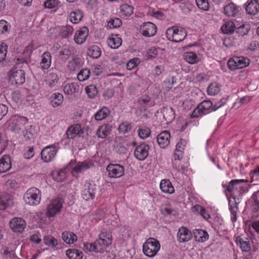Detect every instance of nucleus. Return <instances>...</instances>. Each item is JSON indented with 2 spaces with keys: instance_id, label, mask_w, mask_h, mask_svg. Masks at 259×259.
Here are the masks:
<instances>
[{
  "instance_id": "obj_1",
  "label": "nucleus",
  "mask_w": 259,
  "mask_h": 259,
  "mask_svg": "<svg viewBox=\"0 0 259 259\" xmlns=\"http://www.w3.org/2000/svg\"><path fill=\"white\" fill-rule=\"evenodd\" d=\"M222 105H216L213 106L211 101L210 100H204L200 103L196 107L191 114V118H197L202 117L203 115L210 113L212 111H215Z\"/></svg>"
},
{
  "instance_id": "obj_2",
  "label": "nucleus",
  "mask_w": 259,
  "mask_h": 259,
  "mask_svg": "<svg viewBox=\"0 0 259 259\" xmlns=\"http://www.w3.org/2000/svg\"><path fill=\"white\" fill-rule=\"evenodd\" d=\"M112 235L111 232L102 230L99 234V238L95 242V248L97 253H103L107 247L112 243Z\"/></svg>"
},
{
  "instance_id": "obj_3",
  "label": "nucleus",
  "mask_w": 259,
  "mask_h": 259,
  "mask_svg": "<svg viewBox=\"0 0 259 259\" xmlns=\"http://www.w3.org/2000/svg\"><path fill=\"white\" fill-rule=\"evenodd\" d=\"M185 28L181 26H174L168 28L166 31V36L168 40L175 42L184 40L187 36Z\"/></svg>"
},
{
  "instance_id": "obj_4",
  "label": "nucleus",
  "mask_w": 259,
  "mask_h": 259,
  "mask_svg": "<svg viewBox=\"0 0 259 259\" xmlns=\"http://www.w3.org/2000/svg\"><path fill=\"white\" fill-rule=\"evenodd\" d=\"M99 189V186L93 181H85L82 186L81 196L85 201L93 200Z\"/></svg>"
},
{
  "instance_id": "obj_5",
  "label": "nucleus",
  "mask_w": 259,
  "mask_h": 259,
  "mask_svg": "<svg viewBox=\"0 0 259 259\" xmlns=\"http://www.w3.org/2000/svg\"><path fill=\"white\" fill-rule=\"evenodd\" d=\"M160 248V244L157 240L149 238L143 244V251L146 256L153 257L157 254Z\"/></svg>"
},
{
  "instance_id": "obj_6",
  "label": "nucleus",
  "mask_w": 259,
  "mask_h": 259,
  "mask_svg": "<svg viewBox=\"0 0 259 259\" xmlns=\"http://www.w3.org/2000/svg\"><path fill=\"white\" fill-rule=\"evenodd\" d=\"M23 199L27 204L36 205L39 203L41 199L40 191L35 187L30 188L24 194Z\"/></svg>"
},
{
  "instance_id": "obj_7",
  "label": "nucleus",
  "mask_w": 259,
  "mask_h": 259,
  "mask_svg": "<svg viewBox=\"0 0 259 259\" xmlns=\"http://www.w3.org/2000/svg\"><path fill=\"white\" fill-rule=\"evenodd\" d=\"M245 182H247V181H245L243 179L233 180L231 181L228 185L223 184V186L226 188L228 192L231 193L232 195H234L236 191V197H237L238 194V195L240 196L244 192V188L240 185V184Z\"/></svg>"
},
{
  "instance_id": "obj_8",
  "label": "nucleus",
  "mask_w": 259,
  "mask_h": 259,
  "mask_svg": "<svg viewBox=\"0 0 259 259\" xmlns=\"http://www.w3.org/2000/svg\"><path fill=\"white\" fill-rule=\"evenodd\" d=\"M227 64L231 70H236L247 66L249 64V60L243 56H234L228 60Z\"/></svg>"
},
{
  "instance_id": "obj_9",
  "label": "nucleus",
  "mask_w": 259,
  "mask_h": 259,
  "mask_svg": "<svg viewBox=\"0 0 259 259\" xmlns=\"http://www.w3.org/2000/svg\"><path fill=\"white\" fill-rule=\"evenodd\" d=\"M9 78L11 83L22 85L25 81V72L22 69L14 67L9 71Z\"/></svg>"
},
{
  "instance_id": "obj_10",
  "label": "nucleus",
  "mask_w": 259,
  "mask_h": 259,
  "mask_svg": "<svg viewBox=\"0 0 259 259\" xmlns=\"http://www.w3.org/2000/svg\"><path fill=\"white\" fill-rule=\"evenodd\" d=\"M62 206V201L60 198H57L52 200L48 205L47 215L50 218L55 216L60 211Z\"/></svg>"
},
{
  "instance_id": "obj_11",
  "label": "nucleus",
  "mask_w": 259,
  "mask_h": 259,
  "mask_svg": "<svg viewBox=\"0 0 259 259\" xmlns=\"http://www.w3.org/2000/svg\"><path fill=\"white\" fill-rule=\"evenodd\" d=\"M139 31L144 36L151 37L156 34L157 27L154 23L148 22L143 23L140 26Z\"/></svg>"
},
{
  "instance_id": "obj_12",
  "label": "nucleus",
  "mask_w": 259,
  "mask_h": 259,
  "mask_svg": "<svg viewBox=\"0 0 259 259\" xmlns=\"http://www.w3.org/2000/svg\"><path fill=\"white\" fill-rule=\"evenodd\" d=\"M110 178H119L122 176L124 173V167L120 164H109L106 168Z\"/></svg>"
},
{
  "instance_id": "obj_13",
  "label": "nucleus",
  "mask_w": 259,
  "mask_h": 259,
  "mask_svg": "<svg viewBox=\"0 0 259 259\" xmlns=\"http://www.w3.org/2000/svg\"><path fill=\"white\" fill-rule=\"evenodd\" d=\"M241 10L240 7L231 2L224 6L223 13L227 17H235L240 15Z\"/></svg>"
},
{
  "instance_id": "obj_14",
  "label": "nucleus",
  "mask_w": 259,
  "mask_h": 259,
  "mask_svg": "<svg viewBox=\"0 0 259 259\" xmlns=\"http://www.w3.org/2000/svg\"><path fill=\"white\" fill-rule=\"evenodd\" d=\"M9 225L13 232L21 233L25 228L26 223L25 220L22 218H14L11 220Z\"/></svg>"
},
{
  "instance_id": "obj_15",
  "label": "nucleus",
  "mask_w": 259,
  "mask_h": 259,
  "mask_svg": "<svg viewBox=\"0 0 259 259\" xmlns=\"http://www.w3.org/2000/svg\"><path fill=\"white\" fill-rule=\"evenodd\" d=\"M57 150L54 145L47 146L41 152V159L46 162L51 161L56 156Z\"/></svg>"
},
{
  "instance_id": "obj_16",
  "label": "nucleus",
  "mask_w": 259,
  "mask_h": 259,
  "mask_svg": "<svg viewBox=\"0 0 259 259\" xmlns=\"http://www.w3.org/2000/svg\"><path fill=\"white\" fill-rule=\"evenodd\" d=\"M149 150V146L143 143L138 146L135 150L134 155L135 157L139 160H144L148 156V151Z\"/></svg>"
},
{
  "instance_id": "obj_17",
  "label": "nucleus",
  "mask_w": 259,
  "mask_h": 259,
  "mask_svg": "<svg viewBox=\"0 0 259 259\" xmlns=\"http://www.w3.org/2000/svg\"><path fill=\"white\" fill-rule=\"evenodd\" d=\"M89 35L88 27L84 26L76 30L74 35V41L78 45L83 44Z\"/></svg>"
},
{
  "instance_id": "obj_18",
  "label": "nucleus",
  "mask_w": 259,
  "mask_h": 259,
  "mask_svg": "<svg viewBox=\"0 0 259 259\" xmlns=\"http://www.w3.org/2000/svg\"><path fill=\"white\" fill-rule=\"evenodd\" d=\"M170 135L168 131H162L157 136V141L160 147L164 148L169 144Z\"/></svg>"
},
{
  "instance_id": "obj_19",
  "label": "nucleus",
  "mask_w": 259,
  "mask_h": 259,
  "mask_svg": "<svg viewBox=\"0 0 259 259\" xmlns=\"http://www.w3.org/2000/svg\"><path fill=\"white\" fill-rule=\"evenodd\" d=\"M91 165L92 164L88 162H79L72 168L71 174L73 177L76 178L79 173L82 172L88 169Z\"/></svg>"
},
{
  "instance_id": "obj_20",
  "label": "nucleus",
  "mask_w": 259,
  "mask_h": 259,
  "mask_svg": "<svg viewBox=\"0 0 259 259\" xmlns=\"http://www.w3.org/2000/svg\"><path fill=\"white\" fill-rule=\"evenodd\" d=\"M183 156V151L180 150H175L174 155L173 159L174 161L172 162L173 167L176 168L177 170L183 173L185 172L186 169V167L184 166L178 165V163L181 160Z\"/></svg>"
},
{
  "instance_id": "obj_21",
  "label": "nucleus",
  "mask_w": 259,
  "mask_h": 259,
  "mask_svg": "<svg viewBox=\"0 0 259 259\" xmlns=\"http://www.w3.org/2000/svg\"><path fill=\"white\" fill-rule=\"evenodd\" d=\"M74 164L75 162L71 160L64 169L53 172L52 175L54 180L57 182L62 181L66 177L67 170H69Z\"/></svg>"
},
{
  "instance_id": "obj_22",
  "label": "nucleus",
  "mask_w": 259,
  "mask_h": 259,
  "mask_svg": "<svg viewBox=\"0 0 259 259\" xmlns=\"http://www.w3.org/2000/svg\"><path fill=\"white\" fill-rule=\"evenodd\" d=\"M177 236L180 242H185L190 240L193 235L187 228L182 227L179 229Z\"/></svg>"
},
{
  "instance_id": "obj_23",
  "label": "nucleus",
  "mask_w": 259,
  "mask_h": 259,
  "mask_svg": "<svg viewBox=\"0 0 259 259\" xmlns=\"http://www.w3.org/2000/svg\"><path fill=\"white\" fill-rule=\"evenodd\" d=\"M108 46L111 49H116L122 44V39L117 34H111L107 40Z\"/></svg>"
},
{
  "instance_id": "obj_24",
  "label": "nucleus",
  "mask_w": 259,
  "mask_h": 259,
  "mask_svg": "<svg viewBox=\"0 0 259 259\" xmlns=\"http://www.w3.org/2000/svg\"><path fill=\"white\" fill-rule=\"evenodd\" d=\"M184 59L188 63L194 64L197 63L201 59L199 53L195 52H186L184 54Z\"/></svg>"
},
{
  "instance_id": "obj_25",
  "label": "nucleus",
  "mask_w": 259,
  "mask_h": 259,
  "mask_svg": "<svg viewBox=\"0 0 259 259\" xmlns=\"http://www.w3.org/2000/svg\"><path fill=\"white\" fill-rule=\"evenodd\" d=\"M80 87L77 83L72 82L67 83L63 87V92L65 94L73 95L79 92Z\"/></svg>"
},
{
  "instance_id": "obj_26",
  "label": "nucleus",
  "mask_w": 259,
  "mask_h": 259,
  "mask_svg": "<svg viewBox=\"0 0 259 259\" xmlns=\"http://www.w3.org/2000/svg\"><path fill=\"white\" fill-rule=\"evenodd\" d=\"M59 79V78L57 73L50 72L46 75L45 81L50 88H54L57 87Z\"/></svg>"
},
{
  "instance_id": "obj_27",
  "label": "nucleus",
  "mask_w": 259,
  "mask_h": 259,
  "mask_svg": "<svg viewBox=\"0 0 259 259\" xmlns=\"http://www.w3.org/2000/svg\"><path fill=\"white\" fill-rule=\"evenodd\" d=\"M11 167V160L10 156L4 155L0 159V172L8 171Z\"/></svg>"
},
{
  "instance_id": "obj_28",
  "label": "nucleus",
  "mask_w": 259,
  "mask_h": 259,
  "mask_svg": "<svg viewBox=\"0 0 259 259\" xmlns=\"http://www.w3.org/2000/svg\"><path fill=\"white\" fill-rule=\"evenodd\" d=\"M238 202L236 201L235 197L232 196V200H229V210L231 211V220L232 222H235L237 221V211L238 210Z\"/></svg>"
},
{
  "instance_id": "obj_29",
  "label": "nucleus",
  "mask_w": 259,
  "mask_h": 259,
  "mask_svg": "<svg viewBox=\"0 0 259 259\" xmlns=\"http://www.w3.org/2000/svg\"><path fill=\"white\" fill-rule=\"evenodd\" d=\"M246 12L250 15H255L259 12V0H251L245 7Z\"/></svg>"
},
{
  "instance_id": "obj_30",
  "label": "nucleus",
  "mask_w": 259,
  "mask_h": 259,
  "mask_svg": "<svg viewBox=\"0 0 259 259\" xmlns=\"http://www.w3.org/2000/svg\"><path fill=\"white\" fill-rule=\"evenodd\" d=\"M236 243L240 246L242 251L248 252L251 249L250 242L247 238L237 237Z\"/></svg>"
},
{
  "instance_id": "obj_31",
  "label": "nucleus",
  "mask_w": 259,
  "mask_h": 259,
  "mask_svg": "<svg viewBox=\"0 0 259 259\" xmlns=\"http://www.w3.org/2000/svg\"><path fill=\"white\" fill-rule=\"evenodd\" d=\"M52 57L49 52H45L41 56L40 66L44 70L48 69L51 66Z\"/></svg>"
},
{
  "instance_id": "obj_32",
  "label": "nucleus",
  "mask_w": 259,
  "mask_h": 259,
  "mask_svg": "<svg viewBox=\"0 0 259 259\" xmlns=\"http://www.w3.org/2000/svg\"><path fill=\"white\" fill-rule=\"evenodd\" d=\"M62 238L65 243L68 244H73L77 240L76 234L73 232L66 231L62 233Z\"/></svg>"
},
{
  "instance_id": "obj_33",
  "label": "nucleus",
  "mask_w": 259,
  "mask_h": 259,
  "mask_svg": "<svg viewBox=\"0 0 259 259\" xmlns=\"http://www.w3.org/2000/svg\"><path fill=\"white\" fill-rule=\"evenodd\" d=\"M193 235L195 240L203 242L208 239V234L207 232L202 229H196L193 231Z\"/></svg>"
},
{
  "instance_id": "obj_34",
  "label": "nucleus",
  "mask_w": 259,
  "mask_h": 259,
  "mask_svg": "<svg viewBox=\"0 0 259 259\" xmlns=\"http://www.w3.org/2000/svg\"><path fill=\"white\" fill-rule=\"evenodd\" d=\"M150 102V98L148 96H143L140 98L138 99V103L141 105V107L136 110V114L139 116H141L143 111L146 110V107L145 105L149 104Z\"/></svg>"
},
{
  "instance_id": "obj_35",
  "label": "nucleus",
  "mask_w": 259,
  "mask_h": 259,
  "mask_svg": "<svg viewBox=\"0 0 259 259\" xmlns=\"http://www.w3.org/2000/svg\"><path fill=\"white\" fill-rule=\"evenodd\" d=\"M110 113V111L107 107H103L94 114L95 119L97 121H101L106 118Z\"/></svg>"
},
{
  "instance_id": "obj_36",
  "label": "nucleus",
  "mask_w": 259,
  "mask_h": 259,
  "mask_svg": "<svg viewBox=\"0 0 259 259\" xmlns=\"http://www.w3.org/2000/svg\"><path fill=\"white\" fill-rule=\"evenodd\" d=\"M83 17V13L79 10L71 12L68 16L70 21L73 24L79 23L82 20Z\"/></svg>"
},
{
  "instance_id": "obj_37",
  "label": "nucleus",
  "mask_w": 259,
  "mask_h": 259,
  "mask_svg": "<svg viewBox=\"0 0 259 259\" xmlns=\"http://www.w3.org/2000/svg\"><path fill=\"white\" fill-rule=\"evenodd\" d=\"M161 191L165 193L171 194L174 192V188L168 180H162L160 184Z\"/></svg>"
},
{
  "instance_id": "obj_38",
  "label": "nucleus",
  "mask_w": 259,
  "mask_h": 259,
  "mask_svg": "<svg viewBox=\"0 0 259 259\" xmlns=\"http://www.w3.org/2000/svg\"><path fill=\"white\" fill-rule=\"evenodd\" d=\"M63 101V96L59 93L52 94L51 98L50 103L53 107H57L61 105Z\"/></svg>"
},
{
  "instance_id": "obj_39",
  "label": "nucleus",
  "mask_w": 259,
  "mask_h": 259,
  "mask_svg": "<svg viewBox=\"0 0 259 259\" xmlns=\"http://www.w3.org/2000/svg\"><path fill=\"white\" fill-rule=\"evenodd\" d=\"M221 84L217 82L211 83L207 88V93L209 96H215L219 93L221 90Z\"/></svg>"
},
{
  "instance_id": "obj_40",
  "label": "nucleus",
  "mask_w": 259,
  "mask_h": 259,
  "mask_svg": "<svg viewBox=\"0 0 259 259\" xmlns=\"http://www.w3.org/2000/svg\"><path fill=\"white\" fill-rule=\"evenodd\" d=\"M66 255L69 259H82L83 257L82 252L76 249H68Z\"/></svg>"
},
{
  "instance_id": "obj_41",
  "label": "nucleus",
  "mask_w": 259,
  "mask_h": 259,
  "mask_svg": "<svg viewBox=\"0 0 259 259\" xmlns=\"http://www.w3.org/2000/svg\"><path fill=\"white\" fill-rule=\"evenodd\" d=\"M66 136L68 139H74L80 137L85 138L84 131H66Z\"/></svg>"
},
{
  "instance_id": "obj_42",
  "label": "nucleus",
  "mask_w": 259,
  "mask_h": 259,
  "mask_svg": "<svg viewBox=\"0 0 259 259\" xmlns=\"http://www.w3.org/2000/svg\"><path fill=\"white\" fill-rule=\"evenodd\" d=\"M12 203V200L8 195L3 194L0 196V209L4 210Z\"/></svg>"
},
{
  "instance_id": "obj_43",
  "label": "nucleus",
  "mask_w": 259,
  "mask_h": 259,
  "mask_svg": "<svg viewBox=\"0 0 259 259\" xmlns=\"http://www.w3.org/2000/svg\"><path fill=\"white\" fill-rule=\"evenodd\" d=\"M128 144L125 141L119 142L115 146V151L120 155H125L127 152Z\"/></svg>"
},
{
  "instance_id": "obj_44",
  "label": "nucleus",
  "mask_w": 259,
  "mask_h": 259,
  "mask_svg": "<svg viewBox=\"0 0 259 259\" xmlns=\"http://www.w3.org/2000/svg\"><path fill=\"white\" fill-rule=\"evenodd\" d=\"M236 26L233 21H228L223 25L221 27L222 32L224 33H230L235 30Z\"/></svg>"
},
{
  "instance_id": "obj_45",
  "label": "nucleus",
  "mask_w": 259,
  "mask_h": 259,
  "mask_svg": "<svg viewBox=\"0 0 259 259\" xmlns=\"http://www.w3.org/2000/svg\"><path fill=\"white\" fill-rule=\"evenodd\" d=\"M74 28L69 25L62 26L60 31V35L64 38H67L72 34Z\"/></svg>"
},
{
  "instance_id": "obj_46",
  "label": "nucleus",
  "mask_w": 259,
  "mask_h": 259,
  "mask_svg": "<svg viewBox=\"0 0 259 259\" xmlns=\"http://www.w3.org/2000/svg\"><path fill=\"white\" fill-rule=\"evenodd\" d=\"M194 211L200 214L204 219L207 220L210 218V214L206 209L199 205H196L193 207Z\"/></svg>"
},
{
  "instance_id": "obj_47",
  "label": "nucleus",
  "mask_w": 259,
  "mask_h": 259,
  "mask_svg": "<svg viewBox=\"0 0 259 259\" xmlns=\"http://www.w3.org/2000/svg\"><path fill=\"white\" fill-rule=\"evenodd\" d=\"M182 123L181 130H185V128H191L197 127L199 124V122L197 120L191 119L188 121H182Z\"/></svg>"
},
{
  "instance_id": "obj_48",
  "label": "nucleus",
  "mask_w": 259,
  "mask_h": 259,
  "mask_svg": "<svg viewBox=\"0 0 259 259\" xmlns=\"http://www.w3.org/2000/svg\"><path fill=\"white\" fill-rule=\"evenodd\" d=\"M134 8L127 4H122L120 6V13L122 16H129L133 13Z\"/></svg>"
},
{
  "instance_id": "obj_49",
  "label": "nucleus",
  "mask_w": 259,
  "mask_h": 259,
  "mask_svg": "<svg viewBox=\"0 0 259 259\" xmlns=\"http://www.w3.org/2000/svg\"><path fill=\"white\" fill-rule=\"evenodd\" d=\"M251 207L254 212H259V198L255 194H253L250 200Z\"/></svg>"
},
{
  "instance_id": "obj_50",
  "label": "nucleus",
  "mask_w": 259,
  "mask_h": 259,
  "mask_svg": "<svg viewBox=\"0 0 259 259\" xmlns=\"http://www.w3.org/2000/svg\"><path fill=\"white\" fill-rule=\"evenodd\" d=\"M91 75L90 70L84 68L81 70L77 74V79L80 81H84L87 80Z\"/></svg>"
},
{
  "instance_id": "obj_51",
  "label": "nucleus",
  "mask_w": 259,
  "mask_h": 259,
  "mask_svg": "<svg viewBox=\"0 0 259 259\" xmlns=\"http://www.w3.org/2000/svg\"><path fill=\"white\" fill-rule=\"evenodd\" d=\"M11 27L10 23L5 20H0V34H7Z\"/></svg>"
},
{
  "instance_id": "obj_52",
  "label": "nucleus",
  "mask_w": 259,
  "mask_h": 259,
  "mask_svg": "<svg viewBox=\"0 0 259 259\" xmlns=\"http://www.w3.org/2000/svg\"><path fill=\"white\" fill-rule=\"evenodd\" d=\"M44 242L46 245L52 247H55L58 245L57 240L51 235L45 236L44 237Z\"/></svg>"
},
{
  "instance_id": "obj_53",
  "label": "nucleus",
  "mask_w": 259,
  "mask_h": 259,
  "mask_svg": "<svg viewBox=\"0 0 259 259\" xmlns=\"http://www.w3.org/2000/svg\"><path fill=\"white\" fill-rule=\"evenodd\" d=\"M165 67L162 65H156L152 71V75L154 78L162 75L164 71Z\"/></svg>"
},
{
  "instance_id": "obj_54",
  "label": "nucleus",
  "mask_w": 259,
  "mask_h": 259,
  "mask_svg": "<svg viewBox=\"0 0 259 259\" xmlns=\"http://www.w3.org/2000/svg\"><path fill=\"white\" fill-rule=\"evenodd\" d=\"M85 93L90 98L93 99L97 95L98 90L94 85H90L86 87Z\"/></svg>"
},
{
  "instance_id": "obj_55",
  "label": "nucleus",
  "mask_w": 259,
  "mask_h": 259,
  "mask_svg": "<svg viewBox=\"0 0 259 259\" xmlns=\"http://www.w3.org/2000/svg\"><path fill=\"white\" fill-rule=\"evenodd\" d=\"M198 8L203 11H208L209 9L208 0H195Z\"/></svg>"
},
{
  "instance_id": "obj_56",
  "label": "nucleus",
  "mask_w": 259,
  "mask_h": 259,
  "mask_svg": "<svg viewBox=\"0 0 259 259\" xmlns=\"http://www.w3.org/2000/svg\"><path fill=\"white\" fill-rule=\"evenodd\" d=\"M17 125H25L28 122V119L24 116L15 115L12 119Z\"/></svg>"
},
{
  "instance_id": "obj_57",
  "label": "nucleus",
  "mask_w": 259,
  "mask_h": 259,
  "mask_svg": "<svg viewBox=\"0 0 259 259\" xmlns=\"http://www.w3.org/2000/svg\"><path fill=\"white\" fill-rule=\"evenodd\" d=\"M8 46L4 42L0 44V63L2 62L6 57Z\"/></svg>"
},
{
  "instance_id": "obj_58",
  "label": "nucleus",
  "mask_w": 259,
  "mask_h": 259,
  "mask_svg": "<svg viewBox=\"0 0 259 259\" xmlns=\"http://www.w3.org/2000/svg\"><path fill=\"white\" fill-rule=\"evenodd\" d=\"M60 3L59 0H47L44 3V6L48 9H54L57 8Z\"/></svg>"
},
{
  "instance_id": "obj_59",
  "label": "nucleus",
  "mask_w": 259,
  "mask_h": 259,
  "mask_svg": "<svg viewBox=\"0 0 259 259\" xmlns=\"http://www.w3.org/2000/svg\"><path fill=\"white\" fill-rule=\"evenodd\" d=\"M140 61L138 58H134L130 60L126 64V68L129 70L134 69L140 63Z\"/></svg>"
},
{
  "instance_id": "obj_60",
  "label": "nucleus",
  "mask_w": 259,
  "mask_h": 259,
  "mask_svg": "<svg viewBox=\"0 0 259 259\" xmlns=\"http://www.w3.org/2000/svg\"><path fill=\"white\" fill-rule=\"evenodd\" d=\"M89 53L90 56L94 58H99L101 54L100 49L96 46L91 47V48L89 49Z\"/></svg>"
},
{
  "instance_id": "obj_61",
  "label": "nucleus",
  "mask_w": 259,
  "mask_h": 259,
  "mask_svg": "<svg viewBox=\"0 0 259 259\" xmlns=\"http://www.w3.org/2000/svg\"><path fill=\"white\" fill-rule=\"evenodd\" d=\"M80 66V63L78 59L74 58L72 60L70 61L68 64V68L72 71L76 70Z\"/></svg>"
},
{
  "instance_id": "obj_62",
  "label": "nucleus",
  "mask_w": 259,
  "mask_h": 259,
  "mask_svg": "<svg viewBox=\"0 0 259 259\" xmlns=\"http://www.w3.org/2000/svg\"><path fill=\"white\" fill-rule=\"evenodd\" d=\"M161 52V50L160 48L151 47L148 51L149 58H156Z\"/></svg>"
},
{
  "instance_id": "obj_63",
  "label": "nucleus",
  "mask_w": 259,
  "mask_h": 259,
  "mask_svg": "<svg viewBox=\"0 0 259 259\" xmlns=\"http://www.w3.org/2000/svg\"><path fill=\"white\" fill-rule=\"evenodd\" d=\"M95 242L84 243L83 248L84 250L89 251H94L97 253L96 248H95Z\"/></svg>"
},
{
  "instance_id": "obj_64",
  "label": "nucleus",
  "mask_w": 259,
  "mask_h": 259,
  "mask_svg": "<svg viewBox=\"0 0 259 259\" xmlns=\"http://www.w3.org/2000/svg\"><path fill=\"white\" fill-rule=\"evenodd\" d=\"M8 109L6 105L0 104V120L8 113Z\"/></svg>"
}]
</instances>
